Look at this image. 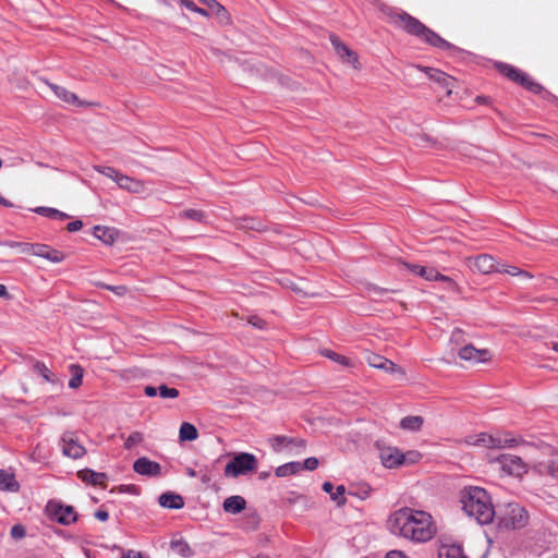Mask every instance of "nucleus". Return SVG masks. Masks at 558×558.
<instances>
[{"mask_svg":"<svg viewBox=\"0 0 558 558\" xmlns=\"http://www.w3.org/2000/svg\"><path fill=\"white\" fill-rule=\"evenodd\" d=\"M460 501L463 511L481 524H488L494 519V507L484 488L470 486L461 492Z\"/></svg>","mask_w":558,"mask_h":558,"instance_id":"f257e3e1","label":"nucleus"},{"mask_svg":"<svg viewBox=\"0 0 558 558\" xmlns=\"http://www.w3.org/2000/svg\"><path fill=\"white\" fill-rule=\"evenodd\" d=\"M388 531L397 536L418 541L415 537L418 530V519L415 517V511L411 508L404 507L391 513L387 520Z\"/></svg>","mask_w":558,"mask_h":558,"instance_id":"f03ea898","label":"nucleus"},{"mask_svg":"<svg viewBox=\"0 0 558 558\" xmlns=\"http://www.w3.org/2000/svg\"><path fill=\"white\" fill-rule=\"evenodd\" d=\"M258 468V460L253 453H234L226 464L223 475L226 477L236 478L255 472Z\"/></svg>","mask_w":558,"mask_h":558,"instance_id":"7ed1b4c3","label":"nucleus"},{"mask_svg":"<svg viewBox=\"0 0 558 558\" xmlns=\"http://www.w3.org/2000/svg\"><path fill=\"white\" fill-rule=\"evenodd\" d=\"M465 442L470 446L483 447L488 449H506V448H514L519 445V440L509 437V436H500V435H490L487 433H480L475 435L468 436L465 438Z\"/></svg>","mask_w":558,"mask_h":558,"instance_id":"20e7f679","label":"nucleus"},{"mask_svg":"<svg viewBox=\"0 0 558 558\" xmlns=\"http://www.w3.org/2000/svg\"><path fill=\"white\" fill-rule=\"evenodd\" d=\"M490 463H496L499 466L501 476H512L521 478L529 471V465L522 458L515 454L502 453L490 460Z\"/></svg>","mask_w":558,"mask_h":558,"instance_id":"39448f33","label":"nucleus"},{"mask_svg":"<svg viewBox=\"0 0 558 558\" xmlns=\"http://www.w3.org/2000/svg\"><path fill=\"white\" fill-rule=\"evenodd\" d=\"M383 15L386 17L388 23H391L409 34L418 35V20L409 15L407 12L391 8L388 5H384L380 9Z\"/></svg>","mask_w":558,"mask_h":558,"instance_id":"423d86ee","label":"nucleus"},{"mask_svg":"<svg viewBox=\"0 0 558 558\" xmlns=\"http://www.w3.org/2000/svg\"><path fill=\"white\" fill-rule=\"evenodd\" d=\"M418 453L415 451L402 452L397 447H386L380 450V459L386 468H397L404 464H412L416 461Z\"/></svg>","mask_w":558,"mask_h":558,"instance_id":"0eeeda50","label":"nucleus"},{"mask_svg":"<svg viewBox=\"0 0 558 558\" xmlns=\"http://www.w3.org/2000/svg\"><path fill=\"white\" fill-rule=\"evenodd\" d=\"M527 512L518 504H510L502 514V523L506 527L520 529L527 522Z\"/></svg>","mask_w":558,"mask_h":558,"instance_id":"6e6552de","label":"nucleus"},{"mask_svg":"<svg viewBox=\"0 0 558 558\" xmlns=\"http://www.w3.org/2000/svg\"><path fill=\"white\" fill-rule=\"evenodd\" d=\"M61 451L71 459H80L85 456L86 449L78 441L74 432H65L60 439Z\"/></svg>","mask_w":558,"mask_h":558,"instance_id":"1a4fd4ad","label":"nucleus"},{"mask_svg":"<svg viewBox=\"0 0 558 558\" xmlns=\"http://www.w3.org/2000/svg\"><path fill=\"white\" fill-rule=\"evenodd\" d=\"M268 442L275 452H281L283 450L292 451L294 448L304 449L306 446V441L303 438L283 435L272 436L269 438Z\"/></svg>","mask_w":558,"mask_h":558,"instance_id":"9d476101","label":"nucleus"},{"mask_svg":"<svg viewBox=\"0 0 558 558\" xmlns=\"http://www.w3.org/2000/svg\"><path fill=\"white\" fill-rule=\"evenodd\" d=\"M465 262L470 268H473L484 275H489L499 270V264L488 254H482L474 258L469 257Z\"/></svg>","mask_w":558,"mask_h":558,"instance_id":"9b49d317","label":"nucleus"},{"mask_svg":"<svg viewBox=\"0 0 558 558\" xmlns=\"http://www.w3.org/2000/svg\"><path fill=\"white\" fill-rule=\"evenodd\" d=\"M498 69L504 75H506L513 82L520 83L527 89L535 93L541 90V86L537 83L532 82L531 78L525 73L519 71L518 69L508 64H499Z\"/></svg>","mask_w":558,"mask_h":558,"instance_id":"f8f14e48","label":"nucleus"},{"mask_svg":"<svg viewBox=\"0 0 558 558\" xmlns=\"http://www.w3.org/2000/svg\"><path fill=\"white\" fill-rule=\"evenodd\" d=\"M330 41L337 54L343 62L351 64L354 69L360 68L359 56L355 51L350 49L335 35L330 36Z\"/></svg>","mask_w":558,"mask_h":558,"instance_id":"ddd939ff","label":"nucleus"},{"mask_svg":"<svg viewBox=\"0 0 558 558\" xmlns=\"http://www.w3.org/2000/svg\"><path fill=\"white\" fill-rule=\"evenodd\" d=\"M461 360L472 363H486L492 360V354L486 349H476L472 344L462 347L459 352Z\"/></svg>","mask_w":558,"mask_h":558,"instance_id":"4468645a","label":"nucleus"},{"mask_svg":"<svg viewBox=\"0 0 558 558\" xmlns=\"http://www.w3.org/2000/svg\"><path fill=\"white\" fill-rule=\"evenodd\" d=\"M32 254L41 258H45L51 263L58 264L64 260L65 254L59 250H56L47 244H35L31 246Z\"/></svg>","mask_w":558,"mask_h":558,"instance_id":"2eb2a0df","label":"nucleus"},{"mask_svg":"<svg viewBox=\"0 0 558 558\" xmlns=\"http://www.w3.org/2000/svg\"><path fill=\"white\" fill-rule=\"evenodd\" d=\"M133 470L144 476H160L161 465L146 457L138 458L133 463Z\"/></svg>","mask_w":558,"mask_h":558,"instance_id":"dca6fc26","label":"nucleus"},{"mask_svg":"<svg viewBox=\"0 0 558 558\" xmlns=\"http://www.w3.org/2000/svg\"><path fill=\"white\" fill-rule=\"evenodd\" d=\"M365 360L367 364L374 368L383 369L387 373H395L398 371V366L393 362L379 354L367 352L365 354Z\"/></svg>","mask_w":558,"mask_h":558,"instance_id":"f3484780","label":"nucleus"},{"mask_svg":"<svg viewBox=\"0 0 558 558\" xmlns=\"http://www.w3.org/2000/svg\"><path fill=\"white\" fill-rule=\"evenodd\" d=\"M437 522L429 513L421 511V542L432 539L437 533Z\"/></svg>","mask_w":558,"mask_h":558,"instance_id":"a211bd4d","label":"nucleus"},{"mask_svg":"<svg viewBox=\"0 0 558 558\" xmlns=\"http://www.w3.org/2000/svg\"><path fill=\"white\" fill-rule=\"evenodd\" d=\"M421 39H424L429 45L444 49V50H451L456 49L450 43L441 38L436 33L432 32L427 27H425L423 24H421Z\"/></svg>","mask_w":558,"mask_h":558,"instance_id":"6ab92c4d","label":"nucleus"},{"mask_svg":"<svg viewBox=\"0 0 558 558\" xmlns=\"http://www.w3.org/2000/svg\"><path fill=\"white\" fill-rule=\"evenodd\" d=\"M77 477L89 485L94 486H106L107 474L101 472H95L90 469H84L77 472Z\"/></svg>","mask_w":558,"mask_h":558,"instance_id":"aec40b11","label":"nucleus"},{"mask_svg":"<svg viewBox=\"0 0 558 558\" xmlns=\"http://www.w3.org/2000/svg\"><path fill=\"white\" fill-rule=\"evenodd\" d=\"M421 277H424L427 280H438L448 290L456 291L458 289L457 283L453 281V279L439 274L438 270L436 269H427L425 267H421Z\"/></svg>","mask_w":558,"mask_h":558,"instance_id":"412c9836","label":"nucleus"},{"mask_svg":"<svg viewBox=\"0 0 558 558\" xmlns=\"http://www.w3.org/2000/svg\"><path fill=\"white\" fill-rule=\"evenodd\" d=\"M159 505L163 508L179 510L184 507V499L179 494L167 492L159 496Z\"/></svg>","mask_w":558,"mask_h":558,"instance_id":"4be33fe9","label":"nucleus"},{"mask_svg":"<svg viewBox=\"0 0 558 558\" xmlns=\"http://www.w3.org/2000/svg\"><path fill=\"white\" fill-rule=\"evenodd\" d=\"M54 519L57 522L69 525L77 520L74 508L71 506H59L54 511Z\"/></svg>","mask_w":558,"mask_h":558,"instance_id":"5701e85b","label":"nucleus"},{"mask_svg":"<svg viewBox=\"0 0 558 558\" xmlns=\"http://www.w3.org/2000/svg\"><path fill=\"white\" fill-rule=\"evenodd\" d=\"M93 234L105 244L110 245L118 238V230L110 227L96 226L94 227Z\"/></svg>","mask_w":558,"mask_h":558,"instance_id":"b1692460","label":"nucleus"},{"mask_svg":"<svg viewBox=\"0 0 558 558\" xmlns=\"http://www.w3.org/2000/svg\"><path fill=\"white\" fill-rule=\"evenodd\" d=\"M50 88L53 90L54 95L58 98H60L61 100H63L66 104L76 105V106L84 105L82 101H80L78 97L74 93L68 90L65 87H62V86H59L56 84H50Z\"/></svg>","mask_w":558,"mask_h":558,"instance_id":"393cba45","label":"nucleus"},{"mask_svg":"<svg viewBox=\"0 0 558 558\" xmlns=\"http://www.w3.org/2000/svg\"><path fill=\"white\" fill-rule=\"evenodd\" d=\"M246 501L242 496H230L223 501V510L228 513L236 514L245 509Z\"/></svg>","mask_w":558,"mask_h":558,"instance_id":"a878e982","label":"nucleus"},{"mask_svg":"<svg viewBox=\"0 0 558 558\" xmlns=\"http://www.w3.org/2000/svg\"><path fill=\"white\" fill-rule=\"evenodd\" d=\"M119 187L126 190L132 193H140L143 191L144 185L141 181L133 179L131 177H128L123 173L120 174L118 178V181L116 182Z\"/></svg>","mask_w":558,"mask_h":558,"instance_id":"bb28decb","label":"nucleus"},{"mask_svg":"<svg viewBox=\"0 0 558 558\" xmlns=\"http://www.w3.org/2000/svg\"><path fill=\"white\" fill-rule=\"evenodd\" d=\"M439 558H468L460 545L444 544L438 551Z\"/></svg>","mask_w":558,"mask_h":558,"instance_id":"cd10ccee","label":"nucleus"},{"mask_svg":"<svg viewBox=\"0 0 558 558\" xmlns=\"http://www.w3.org/2000/svg\"><path fill=\"white\" fill-rule=\"evenodd\" d=\"M323 490L330 495V498L337 502L338 506H343L345 504L344 493L345 488L343 485L337 486L336 490H333V485L330 482H325L323 484Z\"/></svg>","mask_w":558,"mask_h":558,"instance_id":"c85d7f7f","label":"nucleus"},{"mask_svg":"<svg viewBox=\"0 0 558 558\" xmlns=\"http://www.w3.org/2000/svg\"><path fill=\"white\" fill-rule=\"evenodd\" d=\"M0 489L15 493L20 489V484L12 473L0 470Z\"/></svg>","mask_w":558,"mask_h":558,"instance_id":"c756f323","label":"nucleus"},{"mask_svg":"<svg viewBox=\"0 0 558 558\" xmlns=\"http://www.w3.org/2000/svg\"><path fill=\"white\" fill-rule=\"evenodd\" d=\"M421 71L424 72L425 76L428 80L435 81L445 87L450 86L451 77L448 76L446 73H444L439 70L432 69V68H425V69L421 68Z\"/></svg>","mask_w":558,"mask_h":558,"instance_id":"7c9ffc66","label":"nucleus"},{"mask_svg":"<svg viewBox=\"0 0 558 558\" xmlns=\"http://www.w3.org/2000/svg\"><path fill=\"white\" fill-rule=\"evenodd\" d=\"M34 213H36L40 216H44V217L51 218V219L66 220L70 218V216L68 214H65L57 208L46 207V206L36 207L34 209Z\"/></svg>","mask_w":558,"mask_h":558,"instance_id":"2f4dec72","label":"nucleus"},{"mask_svg":"<svg viewBox=\"0 0 558 558\" xmlns=\"http://www.w3.org/2000/svg\"><path fill=\"white\" fill-rule=\"evenodd\" d=\"M198 437V432L196 427L187 422H184L181 424L180 432H179V438L181 441H192L195 440Z\"/></svg>","mask_w":558,"mask_h":558,"instance_id":"473e14b6","label":"nucleus"},{"mask_svg":"<svg viewBox=\"0 0 558 558\" xmlns=\"http://www.w3.org/2000/svg\"><path fill=\"white\" fill-rule=\"evenodd\" d=\"M239 228L245 229V230H255L258 232H262L266 229L265 225L253 217H243L239 220Z\"/></svg>","mask_w":558,"mask_h":558,"instance_id":"72a5a7b5","label":"nucleus"},{"mask_svg":"<svg viewBox=\"0 0 558 558\" xmlns=\"http://www.w3.org/2000/svg\"><path fill=\"white\" fill-rule=\"evenodd\" d=\"M302 470V463L300 462H288L280 466H278L275 471V474L278 477H284L289 475H293Z\"/></svg>","mask_w":558,"mask_h":558,"instance_id":"f704fd0d","label":"nucleus"},{"mask_svg":"<svg viewBox=\"0 0 558 558\" xmlns=\"http://www.w3.org/2000/svg\"><path fill=\"white\" fill-rule=\"evenodd\" d=\"M320 353H322V355L326 356L327 359H329L344 367H353L354 366L351 359H349L344 355L338 354L337 352L331 351L329 349L322 350Z\"/></svg>","mask_w":558,"mask_h":558,"instance_id":"c9c22d12","label":"nucleus"},{"mask_svg":"<svg viewBox=\"0 0 558 558\" xmlns=\"http://www.w3.org/2000/svg\"><path fill=\"white\" fill-rule=\"evenodd\" d=\"M71 378L69 380V387L76 389L82 385L83 381V368L80 365H71Z\"/></svg>","mask_w":558,"mask_h":558,"instance_id":"e433bc0d","label":"nucleus"},{"mask_svg":"<svg viewBox=\"0 0 558 558\" xmlns=\"http://www.w3.org/2000/svg\"><path fill=\"white\" fill-rule=\"evenodd\" d=\"M33 369L35 373H37L38 375H40L45 381L47 383H54V378H53V374L52 372L45 365V363L43 362H39L37 361L34 366H33Z\"/></svg>","mask_w":558,"mask_h":558,"instance_id":"4c0bfd02","label":"nucleus"},{"mask_svg":"<svg viewBox=\"0 0 558 558\" xmlns=\"http://www.w3.org/2000/svg\"><path fill=\"white\" fill-rule=\"evenodd\" d=\"M179 216L197 222H205L206 220V214L204 211L193 208L183 210Z\"/></svg>","mask_w":558,"mask_h":558,"instance_id":"58836bf2","label":"nucleus"},{"mask_svg":"<svg viewBox=\"0 0 558 558\" xmlns=\"http://www.w3.org/2000/svg\"><path fill=\"white\" fill-rule=\"evenodd\" d=\"M498 272H505V274H508L511 276L522 277L523 279L532 278V276L527 271H524L522 269H519L515 266H510V265H499Z\"/></svg>","mask_w":558,"mask_h":558,"instance_id":"ea45409f","label":"nucleus"},{"mask_svg":"<svg viewBox=\"0 0 558 558\" xmlns=\"http://www.w3.org/2000/svg\"><path fill=\"white\" fill-rule=\"evenodd\" d=\"M539 472H546L553 477L558 478V456L551 457L547 464H539Z\"/></svg>","mask_w":558,"mask_h":558,"instance_id":"a19ab883","label":"nucleus"},{"mask_svg":"<svg viewBox=\"0 0 558 558\" xmlns=\"http://www.w3.org/2000/svg\"><path fill=\"white\" fill-rule=\"evenodd\" d=\"M94 169L106 175L107 178L111 179L112 181L117 182L118 178L120 177L121 172L117 170L113 167H106V166H94Z\"/></svg>","mask_w":558,"mask_h":558,"instance_id":"79ce46f5","label":"nucleus"},{"mask_svg":"<svg viewBox=\"0 0 558 558\" xmlns=\"http://www.w3.org/2000/svg\"><path fill=\"white\" fill-rule=\"evenodd\" d=\"M171 548L183 557H187L191 554V548L185 541H171Z\"/></svg>","mask_w":558,"mask_h":558,"instance_id":"37998d69","label":"nucleus"},{"mask_svg":"<svg viewBox=\"0 0 558 558\" xmlns=\"http://www.w3.org/2000/svg\"><path fill=\"white\" fill-rule=\"evenodd\" d=\"M144 440V436L141 432H133L124 442V448L130 450L141 444Z\"/></svg>","mask_w":558,"mask_h":558,"instance_id":"c03bdc74","label":"nucleus"},{"mask_svg":"<svg viewBox=\"0 0 558 558\" xmlns=\"http://www.w3.org/2000/svg\"><path fill=\"white\" fill-rule=\"evenodd\" d=\"M158 395L162 399H175L179 397L180 392L175 388H170L167 385H160L158 387Z\"/></svg>","mask_w":558,"mask_h":558,"instance_id":"a18cd8bd","label":"nucleus"},{"mask_svg":"<svg viewBox=\"0 0 558 558\" xmlns=\"http://www.w3.org/2000/svg\"><path fill=\"white\" fill-rule=\"evenodd\" d=\"M402 429L416 430L418 429V416H405L400 422Z\"/></svg>","mask_w":558,"mask_h":558,"instance_id":"49530a36","label":"nucleus"},{"mask_svg":"<svg viewBox=\"0 0 558 558\" xmlns=\"http://www.w3.org/2000/svg\"><path fill=\"white\" fill-rule=\"evenodd\" d=\"M179 2L192 12H196L203 16H208L207 10L197 7L192 0H179Z\"/></svg>","mask_w":558,"mask_h":558,"instance_id":"de8ad7c7","label":"nucleus"},{"mask_svg":"<svg viewBox=\"0 0 558 558\" xmlns=\"http://www.w3.org/2000/svg\"><path fill=\"white\" fill-rule=\"evenodd\" d=\"M213 13H215L219 17L228 19V12L223 5H221L218 1L210 8Z\"/></svg>","mask_w":558,"mask_h":558,"instance_id":"09e8293b","label":"nucleus"},{"mask_svg":"<svg viewBox=\"0 0 558 558\" xmlns=\"http://www.w3.org/2000/svg\"><path fill=\"white\" fill-rule=\"evenodd\" d=\"M25 533H26L25 527L21 524H15L11 529V536L13 538H22L25 536Z\"/></svg>","mask_w":558,"mask_h":558,"instance_id":"8fccbe9b","label":"nucleus"},{"mask_svg":"<svg viewBox=\"0 0 558 558\" xmlns=\"http://www.w3.org/2000/svg\"><path fill=\"white\" fill-rule=\"evenodd\" d=\"M318 466V460L315 457H311L305 459L304 463L302 464V469L314 471Z\"/></svg>","mask_w":558,"mask_h":558,"instance_id":"3c124183","label":"nucleus"},{"mask_svg":"<svg viewBox=\"0 0 558 558\" xmlns=\"http://www.w3.org/2000/svg\"><path fill=\"white\" fill-rule=\"evenodd\" d=\"M247 322L248 324L258 329H264L267 325L266 322L258 316H251Z\"/></svg>","mask_w":558,"mask_h":558,"instance_id":"603ef678","label":"nucleus"},{"mask_svg":"<svg viewBox=\"0 0 558 558\" xmlns=\"http://www.w3.org/2000/svg\"><path fill=\"white\" fill-rule=\"evenodd\" d=\"M105 289L112 291L117 295H123L126 292V287L124 286H110V284H104Z\"/></svg>","mask_w":558,"mask_h":558,"instance_id":"864d4df0","label":"nucleus"},{"mask_svg":"<svg viewBox=\"0 0 558 558\" xmlns=\"http://www.w3.org/2000/svg\"><path fill=\"white\" fill-rule=\"evenodd\" d=\"M82 227H83V222L81 220H74L66 225V230L69 232H76V231L81 230Z\"/></svg>","mask_w":558,"mask_h":558,"instance_id":"5fc2aeb1","label":"nucleus"},{"mask_svg":"<svg viewBox=\"0 0 558 558\" xmlns=\"http://www.w3.org/2000/svg\"><path fill=\"white\" fill-rule=\"evenodd\" d=\"M463 340V332L460 329H456L452 331L450 341L459 344Z\"/></svg>","mask_w":558,"mask_h":558,"instance_id":"6e6d98bb","label":"nucleus"},{"mask_svg":"<svg viewBox=\"0 0 558 558\" xmlns=\"http://www.w3.org/2000/svg\"><path fill=\"white\" fill-rule=\"evenodd\" d=\"M95 518L98 519L99 521L105 522V521H107L109 519V513L106 510L98 509L95 512Z\"/></svg>","mask_w":558,"mask_h":558,"instance_id":"4d7b16f0","label":"nucleus"},{"mask_svg":"<svg viewBox=\"0 0 558 558\" xmlns=\"http://www.w3.org/2000/svg\"><path fill=\"white\" fill-rule=\"evenodd\" d=\"M386 558H407V556L400 550H390L386 554Z\"/></svg>","mask_w":558,"mask_h":558,"instance_id":"13d9d810","label":"nucleus"},{"mask_svg":"<svg viewBox=\"0 0 558 558\" xmlns=\"http://www.w3.org/2000/svg\"><path fill=\"white\" fill-rule=\"evenodd\" d=\"M144 392L147 397H156L158 395V388L154 386H146Z\"/></svg>","mask_w":558,"mask_h":558,"instance_id":"bf43d9fd","label":"nucleus"},{"mask_svg":"<svg viewBox=\"0 0 558 558\" xmlns=\"http://www.w3.org/2000/svg\"><path fill=\"white\" fill-rule=\"evenodd\" d=\"M122 558H143L141 553H136L134 550H129L123 554Z\"/></svg>","mask_w":558,"mask_h":558,"instance_id":"052dcab7","label":"nucleus"},{"mask_svg":"<svg viewBox=\"0 0 558 558\" xmlns=\"http://www.w3.org/2000/svg\"><path fill=\"white\" fill-rule=\"evenodd\" d=\"M17 245L22 247V252H24V253H32L31 246H34L35 244L19 243Z\"/></svg>","mask_w":558,"mask_h":558,"instance_id":"680f3d73","label":"nucleus"},{"mask_svg":"<svg viewBox=\"0 0 558 558\" xmlns=\"http://www.w3.org/2000/svg\"><path fill=\"white\" fill-rule=\"evenodd\" d=\"M0 298H4V299L10 298L7 287L1 283H0Z\"/></svg>","mask_w":558,"mask_h":558,"instance_id":"e2e57ef3","label":"nucleus"},{"mask_svg":"<svg viewBox=\"0 0 558 558\" xmlns=\"http://www.w3.org/2000/svg\"><path fill=\"white\" fill-rule=\"evenodd\" d=\"M0 204L4 207H12L13 204L8 201L7 198H4L3 196L0 195Z\"/></svg>","mask_w":558,"mask_h":558,"instance_id":"0e129e2a","label":"nucleus"},{"mask_svg":"<svg viewBox=\"0 0 558 558\" xmlns=\"http://www.w3.org/2000/svg\"><path fill=\"white\" fill-rule=\"evenodd\" d=\"M203 4L207 5L209 9L215 4L216 0H198Z\"/></svg>","mask_w":558,"mask_h":558,"instance_id":"69168bd1","label":"nucleus"},{"mask_svg":"<svg viewBox=\"0 0 558 558\" xmlns=\"http://www.w3.org/2000/svg\"><path fill=\"white\" fill-rule=\"evenodd\" d=\"M373 292H374V294H376V295H381L383 293L387 292V290H385V289H380V288H374V289H373Z\"/></svg>","mask_w":558,"mask_h":558,"instance_id":"338daca9","label":"nucleus"},{"mask_svg":"<svg viewBox=\"0 0 558 558\" xmlns=\"http://www.w3.org/2000/svg\"><path fill=\"white\" fill-rule=\"evenodd\" d=\"M186 474L190 476V477H196V472L195 470L191 469V468H187L186 469Z\"/></svg>","mask_w":558,"mask_h":558,"instance_id":"774afa93","label":"nucleus"}]
</instances>
